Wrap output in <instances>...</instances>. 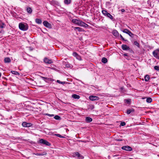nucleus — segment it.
I'll list each match as a JSON object with an SVG mask.
<instances>
[{"label": "nucleus", "instance_id": "nucleus-39", "mask_svg": "<svg viewBox=\"0 0 159 159\" xmlns=\"http://www.w3.org/2000/svg\"><path fill=\"white\" fill-rule=\"evenodd\" d=\"M120 38L122 39V40H123L126 41V40H125L123 38V37L121 35H120Z\"/></svg>", "mask_w": 159, "mask_h": 159}, {"label": "nucleus", "instance_id": "nucleus-3", "mask_svg": "<svg viewBox=\"0 0 159 159\" xmlns=\"http://www.w3.org/2000/svg\"><path fill=\"white\" fill-rule=\"evenodd\" d=\"M73 156L74 157H77L79 159H83L84 158V157L80 155L79 153L78 152H76L73 153Z\"/></svg>", "mask_w": 159, "mask_h": 159}, {"label": "nucleus", "instance_id": "nucleus-44", "mask_svg": "<svg viewBox=\"0 0 159 159\" xmlns=\"http://www.w3.org/2000/svg\"><path fill=\"white\" fill-rule=\"evenodd\" d=\"M126 102H129V101H128V100H126Z\"/></svg>", "mask_w": 159, "mask_h": 159}, {"label": "nucleus", "instance_id": "nucleus-40", "mask_svg": "<svg viewBox=\"0 0 159 159\" xmlns=\"http://www.w3.org/2000/svg\"><path fill=\"white\" fill-rule=\"evenodd\" d=\"M79 142H83L84 143H86V141H82V140H78Z\"/></svg>", "mask_w": 159, "mask_h": 159}, {"label": "nucleus", "instance_id": "nucleus-13", "mask_svg": "<svg viewBox=\"0 0 159 159\" xmlns=\"http://www.w3.org/2000/svg\"><path fill=\"white\" fill-rule=\"evenodd\" d=\"M112 33L116 37H118L119 35L118 32L116 30H113L112 31Z\"/></svg>", "mask_w": 159, "mask_h": 159}, {"label": "nucleus", "instance_id": "nucleus-9", "mask_svg": "<svg viewBox=\"0 0 159 159\" xmlns=\"http://www.w3.org/2000/svg\"><path fill=\"white\" fill-rule=\"evenodd\" d=\"M44 61L46 63L51 64L53 61L51 59H48L47 58H45L44 59Z\"/></svg>", "mask_w": 159, "mask_h": 159}, {"label": "nucleus", "instance_id": "nucleus-48", "mask_svg": "<svg viewBox=\"0 0 159 159\" xmlns=\"http://www.w3.org/2000/svg\"><path fill=\"white\" fill-rule=\"evenodd\" d=\"M119 140H120V141H121V140H120V139H119Z\"/></svg>", "mask_w": 159, "mask_h": 159}, {"label": "nucleus", "instance_id": "nucleus-32", "mask_svg": "<svg viewBox=\"0 0 159 159\" xmlns=\"http://www.w3.org/2000/svg\"><path fill=\"white\" fill-rule=\"evenodd\" d=\"M129 31L127 29H125L123 31V32L124 33H125L127 34H128V33Z\"/></svg>", "mask_w": 159, "mask_h": 159}, {"label": "nucleus", "instance_id": "nucleus-45", "mask_svg": "<svg viewBox=\"0 0 159 159\" xmlns=\"http://www.w3.org/2000/svg\"><path fill=\"white\" fill-rule=\"evenodd\" d=\"M80 51H81L80 52L81 53V52H83V50H80Z\"/></svg>", "mask_w": 159, "mask_h": 159}, {"label": "nucleus", "instance_id": "nucleus-25", "mask_svg": "<svg viewBox=\"0 0 159 159\" xmlns=\"http://www.w3.org/2000/svg\"><path fill=\"white\" fill-rule=\"evenodd\" d=\"M54 118L55 119L57 120H60L61 118L60 116L58 115H56L54 117Z\"/></svg>", "mask_w": 159, "mask_h": 159}, {"label": "nucleus", "instance_id": "nucleus-38", "mask_svg": "<svg viewBox=\"0 0 159 159\" xmlns=\"http://www.w3.org/2000/svg\"><path fill=\"white\" fill-rule=\"evenodd\" d=\"M41 78L44 80H47V79H49V78H48L45 77H41Z\"/></svg>", "mask_w": 159, "mask_h": 159}, {"label": "nucleus", "instance_id": "nucleus-33", "mask_svg": "<svg viewBox=\"0 0 159 159\" xmlns=\"http://www.w3.org/2000/svg\"><path fill=\"white\" fill-rule=\"evenodd\" d=\"M128 34L130 36L132 37V36L134 35V34H132L130 31H129L128 32Z\"/></svg>", "mask_w": 159, "mask_h": 159}, {"label": "nucleus", "instance_id": "nucleus-35", "mask_svg": "<svg viewBox=\"0 0 159 159\" xmlns=\"http://www.w3.org/2000/svg\"><path fill=\"white\" fill-rule=\"evenodd\" d=\"M154 69L157 70H159V66H155L154 67Z\"/></svg>", "mask_w": 159, "mask_h": 159}, {"label": "nucleus", "instance_id": "nucleus-11", "mask_svg": "<svg viewBox=\"0 0 159 159\" xmlns=\"http://www.w3.org/2000/svg\"><path fill=\"white\" fill-rule=\"evenodd\" d=\"M73 56L76 57V59L78 60H80L81 57L76 52H74L73 53Z\"/></svg>", "mask_w": 159, "mask_h": 159}, {"label": "nucleus", "instance_id": "nucleus-47", "mask_svg": "<svg viewBox=\"0 0 159 159\" xmlns=\"http://www.w3.org/2000/svg\"><path fill=\"white\" fill-rule=\"evenodd\" d=\"M119 140H120V141H121V140H120V139H119Z\"/></svg>", "mask_w": 159, "mask_h": 159}, {"label": "nucleus", "instance_id": "nucleus-28", "mask_svg": "<svg viewBox=\"0 0 159 159\" xmlns=\"http://www.w3.org/2000/svg\"><path fill=\"white\" fill-rule=\"evenodd\" d=\"M102 14L104 15L105 16H107V13H108L107 11H106V10H102Z\"/></svg>", "mask_w": 159, "mask_h": 159}, {"label": "nucleus", "instance_id": "nucleus-19", "mask_svg": "<svg viewBox=\"0 0 159 159\" xmlns=\"http://www.w3.org/2000/svg\"><path fill=\"white\" fill-rule=\"evenodd\" d=\"M36 23L38 24H40L42 23V20L41 19H36L35 20Z\"/></svg>", "mask_w": 159, "mask_h": 159}, {"label": "nucleus", "instance_id": "nucleus-30", "mask_svg": "<svg viewBox=\"0 0 159 159\" xmlns=\"http://www.w3.org/2000/svg\"><path fill=\"white\" fill-rule=\"evenodd\" d=\"M70 2V0H65L64 2L65 4H68Z\"/></svg>", "mask_w": 159, "mask_h": 159}, {"label": "nucleus", "instance_id": "nucleus-12", "mask_svg": "<svg viewBox=\"0 0 159 159\" xmlns=\"http://www.w3.org/2000/svg\"><path fill=\"white\" fill-rule=\"evenodd\" d=\"M33 154L37 156H43L47 154V152H43L40 153H33Z\"/></svg>", "mask_w": 159, "mask_h": 159}, {"label": "nucleus", "instance_id": "nucleus-37", "mask_svg": "<svg viewBox=\"0 0 159 159\" xmlns=\"http://www.w3.org/2000/svg\"><path fill=\"white\" fill-rule=\"evenodd\" d=\"M120 125H121L122 126H124L125 125V122H122L120 124Z\"/></svg>", "mask_w": 159, "mask_h": 159}, {"label": "nucleus", "instance_id": "nucleus-23", "mask_svg": "<svg viewBox=\"0 0 159 159\" xmlns=\"http://www.w3.org/2000/svg\"><path fill=\"white\" fill-rule=\"evenodd\" d=\"M134 111L133 109H129L127 110V113L128 114H130L131 112Z\"/></svg>", "mask_w": 159, "mask_h": 159}, {"label": "nucleus", "instance_id": "nucleus-20", "mask_svg": "<svg viewBox=\"0 0 159 159\" xmlns=\"http://www.w3.org/2000/svg\"><path fill=\"white\" fill-rule=\"evenodd\" d=\"M145 80L146 81H148L149 79V77L148 75H146L144 77Z\"/></svg>", "mask_w": 159, "mask_h": 159}, {"label": "nucleus", "instance_id": "nucleus-14", "mask_svg": "<svg viewBox=\"0 0 159 159\" xmlns=\"http://www.w3.org/2000/svg\"><path fill=\"white\" fill-rule=\"evenodd\" d=\"M122 48L123 50H129L130 49L128 46L125 45H122Z\"/></svg>", "mask_w": 159, "mask_h": 159}, {"label": "nucleus", "instance_id": "nucleus-8", "mask_svg": "<svg viewBox=\"0 0 159 159\" xmlns=\"http://www.w3.org/2000/svg\"><path fill=\"white\" fill-rule=\"evenodd\" d=\"M43 24L45 27L49 28H52V25H51L49 23L48 21H44L43 22Z\"/></svg>", "mask_w": 159, "mask_h": 159}, {"label": "nucleus", "instance_id": "nucleus-7", "mask_svg": "<svg viewBox=\"0 0 159 159\" xmlns=\"http://www.w3.org/2000/svg\"><path fill=\"white\" fill-rule=\"evenodd\" d=\"M89 99L92 101L98 100L99 99V98L95 96H90L89 97Z\"/></svg>", "mask_w": 159, "mask_h": 159}, {"label": "nucleus", "instance_id": "nucleus-2", "mask_svg": "<svg viewBox=\"0 0 159 159\" xmlns=\"http://www.w3.org/2000/svg\"><path fill=\"white\" fill-rule=\"evenodd\" d=\"M19 28L20 30H22L26 31L28 29V26L26 23H20L19 24Z\"/></svg>", "mask_w": 159, "mask_h": 159}, {"label": "nucleus", "instance_id": "nucleus-5", "mask_svg": "<svg viewBox=\"0 0 159 159\" xmlns=\"http://www.w3.org/2000/svg\"><path fill=\"white\" fill-rule=\"evenodd\" d=\"M121 149L122 150L128 151H131L132 150V148L130 146H123L121 147Z\"/></svg>", "mask_w": 159, "mask_h": 159}, {"label": "nucleus", "instance_id": "nucleus-15", "mask_svg": "<svg viewBox=\"0 0 159 159\" xmlns=\"http://www.w3.org/2000/svg\"><path fill=\"white\" fill-rule=\"evenodd\" d=\"M4 61L5 63H10L11 61V59L9 57L5 58L4 59Z\"/></svg>", "mask_w": 159, "mask_h": 159}, {"label": "nucleus", "instance_id": "nucleus-1", "mask_svg": "<svg viewBox=\"0 0 159 159\" xmlns=\"http://www.w3.org/2000/svg\"><path fill=\"white\" fill-rule=\"evenodd\" d=\"M72 22L74 24L77 25L79 26H83L85 27H88V25L84 22L76 19H73Z\"/></svg>", "mask_w": 159, "mask_h": 159}, {"label": "nucleus", "instance_id": "nucleus-27", "mask_svg": "<svg viewBox=\"0 0 159 159\" xmlns=\"http://www.w3.org/2000/svg\"><path fill=\"white\" fill-rule=\"evenodd\" d=\"M107 17L109 18L111 20H112L113 19V16L111 15L109 13H107V14L106 16Z\"/></svg>", "mask_w": 159, "mask_h": 159}, {"label": "nucleus", "instance_id": "nucleus-6", "mask_svg": "<svg viewBox=\"0 0 159 159\" xmlns=\"http://www.w3.org/2000/svg\"><path fill=\"white\" fill-rule=\"evenodd\" d=\"M153 54L155 57L159 59V50H154Z\"/></svg>", "mask_w": 159, "mask_h": 159}, {"label": "nucleus", "instance_id": "nucleus-42", "mask_svg": "<svg viewBox=\"0 0 159 159\" xmlns=\"http://www.w3.org/2000/svg\"><path fill=\"white\" fill-rule=\"evenodd\" d=\"M125 11V9H122L121 10V11L122 12H124Z\"/></svg>", "mask_w": 159, "mask_h": 159}, {"label": "nucleus", "instance_id": "nucleus-16", "mask_svg": "<svg viewBox=\"0 0 159 159\" xmlns=\"http://www.w3.org/2000/svg\"><path fill=\"white\" fill-rule=\"evenodd\" d=\"M85 120L88 122H89L92 121L93 120L92 119L89 117H87L86 118Z\"/></svg>", "mask_w": 159, "mask_h": 159}, {"label": "nucleus", "instance_id": "nucleus-29", "mask_svg": "<svg viewBox=\"0 0 159 159\" xmlns=\"http://www.w3.org/2000/svg\"><path fill=\"white\" fill-rule=\"evenodd\" d=\"M4 24L1 21H0V28H2L4 27L3 25Z\"/></svg>", "mask_w": 159, "mask_h": 159}, {"label": "nucleus", "instance_id": "nucleus-26", "mask_svg": "<svg viewBox=\"0 0 159 159\" xmlns=\"http://www.w3.org/2000/svg\"><path fill=\"white\" fill-rule=\"evenodd\" d=\"M74 28L75 30L77 29L79 31H82V29L81 28L79 27H74Z\"/></svg>", "mask_w": 159, "mask_h": 159}, {"label": "nucleus", "instance_id": "nucleus-18", "mask_svg": "<svg viewBox=\"0 0 159 159\" xmlns=\"http://www.w3.org/2000/svg\"><path fill=\"white\" fill-rule=\"evenodd\" d=\"M102 62L104 63H106L107 62V59L105 57H103L102 60Z\"/></svg>", "mask_w": 159, "mask_h": 159}, {"label": "nucleus", "instance_id": "nucleus-10", "mask_svg": "<svg viewBox=\"0 0 159 159\" xmlns=\"http://www.w3.org/2000/svg\"><path fill=\"white\" fill-rule=\"evenodd\" d=\"M22 125L24 127H29L31 126V124L30 123H27L24 122L22 123Z\"/></svg>", "mask_w": 159, "mask_h": 159}, {"label": "nucleus", "instance_id": "nucleus-4", "mask_svg": "<svg viewBox=\"0 0 159 159\" xmlns=\"http://www.w3.org/2000/svg\"><path fill=\"white\" fill-rule=\"evenodd\" d=\"M39 143L43 144H44L47 146H50L51 145L50 143L48 142L47 141L45 140H44L43 139H41L39 140Z\"/></svg>", "mask_w": 159, "mask_h": 159}, {"label": "nucleus", "instance_id": "nucleus-31", "mask_svg": "<svg viewBox=\"0 0 159 159\" xmlns=\"http://www.w3.org/2000/svg\"><path fill=\"white\" fill-rule=\"evenodd\" d=\"M55 135L57 136L58 137H59L61 138H63L65 137H64L62 136L60 134H55Z\"/></svg>", "mask_w": 159, "mask_h": 159}, {"label": "nucleus", "instance_id": "nucleus-36", "mask_svg": "<svg viewBox=\"0 0 159 159\" xmlns=\"http://www.w3.org/2000/svg\"><path fill=\"white\" fill-rule=\"evenodd\" d=\"M45 115L48 116L50 117H52V116H54L53 114H49L48 113H46L45 114Z\"/></svg>", "mask_w": 159, "mask_h": 159}, {"label": "nucleus", "instance_id": "nucleus-21", "mask_svg": "<svg viewBox=\"0 0 159 159\" xmlns=\"http://www.w3.org/2000/svg\"><path fill=\"white\" fill-rule=\"evenodd\" d=\"M152 101V99L151 98H148L146 99V102L148 103H151Z\"/></svg>", "mask_w": 159, "mask_h": 159}, {"label": "nucleus", "instance_id": "nucleus-43", "mask_svg": "<svg viewBox=\"0 0 159 159\" xmlns=\"http://www.w3.org/2000/svg\"><path fill=\"white\" fill-rule=\"evenodd\" d=\"M57 82L58 83H60V81L59 80H57Z\"/></svg>", "mask_w": 159, "mask_h": 159}, {"label": "nucleus", "instance_id": "nucleus-17", "mask_svg": "<svg viewBox=\"0 0 159 159\" xmlns=\"http://www.w3.org/2000/svg\"><path fill=\"white\" fill-rule=\"evenodd\" d=\"M72 97L74 98V99H79L80 98V96L77 95L76 94H73L72 96Z\"/></svg>", "mask_w": 159, "mask_h": 159}, {"label": "nucleus", "instance_id": "nucleus-46", "mask_svg": "<svg viewBox=\"0 0 159 159\" xmlns=\"http://www.w3.org/2000/svg\"><path fill=\"white\" fill-rule=\"evenodd\" d=\"M1 73H0V77H1Z\"/></svg>", "mask_w": 159, "mask_h": 159}, {"label": "nucleus", "instance_id": "nucleus-34", "mask_svg": "<svg viewBox=\"0 0 159 159\" xmlns=\"http://www.w3.org/2000/svg\"><path fill=\"white\" fill-rule=\"evenodd\" d=\"M134 44L135 45H136L138 47H139V43L137 41H134Z\"/></svg>", "mask_w": 159, "mask_h": 159}, {"label": "nucleus", "instance_id": "nucleus-24", "mask_svg": "<svg viewBox=\"0 0 159 159\" xmlns=\"http://www.w3.org/2000/svg\"><path fill=\"white\" fill-rule=\"evenodd\" d=\"M11 73L13 74H14L15 75H19V74L18 72L15 71H11Z\"/></svg>", "mask_w": 159, "mask_h": 159}, {"label": "nucleus", "instance_id": "nucleus-22", "mask_svg": "<svg viewBox=\"0 0 159 159\" xmlns=\"http://www.w3.org/2000/svg\"><path fill=\"white\" fill-rule=\"evenodd\" d=\"M27 11L28 12L30 13H31L32 12V10L31 8L30 7H28L27 8Z\"/></svg>", "mask_w": 159, "mask_h": 159}, {"label": "nucleus", "instance_id": "nucleus-41", "mask_svg": "<svg viewBox=\"0 0 159 159\" xmlns=\"http://www.w3.org/2000/svg\"><path fill=\"white\" fill-rule=\"evenodd\" d=\"M123 55L124 56H128V55L127 53H125V54H123Z\"/></svg>", "mask_w": 159, "mask_h": 159}]
</instances>
